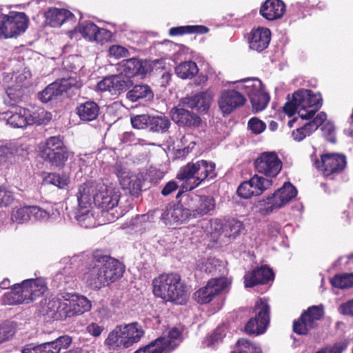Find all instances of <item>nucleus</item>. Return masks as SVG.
<instances>
[{"instance_id": "nucleus-5", "label": "nucleus", "mask_w": 353, "mask_h": 353, "mask_svg": "<svg viewBox=\"0 0 353 353\" xmlns=\"http://www.w3.org/2000/svg\"><path fill=\"white\" fill-rule=\"evenodd\" d=\"M120 197L119 190L113 186L103 183L96 184L94 203L109 221H113L121 216V212L117 210Z\"/></svg>"}, {"instance_id": "nucleus-20", "label": "nucleus", "mask_w": 353, "mask_h": 353, "mask_svg": "<svg viewBox=\"0 0 353 353\" xmlns=\"http://www.w3.org/2000/svg\"><path fill=\"white\" fill-rule=\"evenodd\" d=\"M189 209L185 203V199L181 197L177 204H170L167 206L161 214V219L169 222L183 223L193 219Z\"/></svg>"}, {"instance_id": "nucleus-13", "label": "nucleus", "mask_w": 353, "mask_h": 353, "mask_svg": "<svg viewBox=\"0 0 353 353\" xmlns=\"http://www.w3.org/2000/svg\"><path fill=\"white\" fill-rule=\"evenodd\" d=\"M72 343V338L63 335L52 341L40 344L30 343L22 350V353H59L62 349H67Z\"/></svg>"}, {"instance_id": "nucleus-61", "label": "nucleus", "mask_w": 353, "mask_h": 353, "mask_svg": "<svg viewBox=\"0 0 353 353\" xmlns=\"http://www.w3.org/2000/svg\"><path fill=\"white\" fill-rule=\"evenodd\" d=\"M265 128V123L257 118H252L248 122V128L256 134L263 132Z\"/></svg>"}, {"instance_id": "nucleus-55", "label": "nucleus", "mask_w": 353, "mask_h": 353, "mask_svg": "<svg viewBox=\"0 0 353 353\" xmlns=\"http://www.w3.org/2000/svg\"><path fill=\"white\" fill-rule=\"evenodd\" d=\"M151 121V115L139 114L131 118V123L134 128L149 129Z\"/></svg>"}, {"instance_id": "nucleus-43", "label": "nucleus", "mask_w": 353, "mask_h": 353, "mask_svg": "<svg viewBox=\"0 0 353 353\" xmlns=\"http://www.w3.org/2000/svg\"><path fill=\"white\" fill-rule=\"evenodd\" d=\"M170 121L165 115L151 116L150 130L152 132H166L170 126Z\"/></svg>"}, {"instance_id": "nucleus-35", "label": "nucleus", "mask_w": 353, "mask_h": 353, "mask_svg": "<svg viewBox=\"0 0 353 353\" xmlns=\"http://www.w3.org/2000/svg\"><path fill=\"white\" fill-rule=\"evenodd\" d=\"M3 301L5 304L8 305L28 303L27 291L23 290L21 284H15L13 285L10 292L3 295Z\"/></svg>"}, {"instance_id": "nucleus-25", "label": "nucleus", "mask_w": 353, "mask_h": 353, "mask_svg": "<svg viewBox=\"0 0 353 353\" xmlns=\"http://www.w3.org/2000/svg\"><path fill=\"white\" fill-rule=\"evenodd\" d=\"M274 273L267 266H261L244 276L245 288H252L258 284H265L273 280Z\"/></svg>"}, {"instance_id": "nucleus-54", "label": "nucleus", "mask_w": 353, "mask_h": 353, "mask_svg": "<svg viewBox=\"0 0 353 353\" xmlns=\"http://www.w3.org/2000/svg\"><path fill=\"white\" fill-rule=\"evenodd\" d=\"M78 30L83 37L94 41L97 26L92 22H83L79 24Z\"/></svg>"}, {"instance_id": "nucleus-52", "label": "nucleus", "mask_w": 353, "mask_h": 353, "mask_svg": "<svg viewBox=\"0 0 353 353\" xmlns=\"http://www.w3.org/2000/svg\"><path fill=\"white\" fill-rule=\"evenodd\" d=\"M225 335V327L223 325L219 326L216 328L212 334H210L205 339L204 344L208 347L214 345L216 343L221 341Z\"/></svg>"}, {"instance_id": "nucleus-16", "label": "nucleus", "mask_w": 353, "mask_h": 353, "mask_svg": "<svg viewBox=\"0 0 353 353\" xmlns=\"http://www.w3.org/2000/svg\"><path fill=\"white\" fill-rule=\"evenodd\" d=\"M314 165L325 176H327L341 172L346 165V159L342 154H325L321 155V161H315Z\"/></svg>"}, {"instance_id": "nucleus-45", "label": "nucleus", "mask_w": 353, "mask_h": 353, "mask_svg": "<svg viewBox=\"0 0 353 353\" xmlns=\"http://www.w3.org/2000/svg\"><path fill=\"white\" fill-rule=\"evenodd\" d=\"M74 301L73 309L76 315H80L91 309V302L83 296L72 294Z\"/></svg>"}, {"instance_id": "nucleus-58", "label": "nucleus", "mask_w": 353, "mask_h": 353, "mask_svg": "<svg viewBox=\"0 0 353 353\" xmlns=\"http://www.w3.org/2000/svg\"><path fill=\"white\" fill-rule=\"evenodd\" d=\"M66 148L59 137H51L46 140V147L41 152L55 151Z\"/></svg>"}, {"instance_id": "nucleus-49", "label": "nucleus", "mask_w": 353, "mask_h": 353, "mask_svg": "<svg viewBox=\"0 0 353 353\" xmlns=\"http://www.w3.org/2000/svg\"><path fill=\"white\" fill-rule=\"evenodd\" d=\"M330 282L335 288L341 289L352 288L353 287V273L336 275Z\"/></svg>"}, {"instance_id": "nucleus-26", "label": "nucleus", "mask_w": 353, "mask_h": 353, "mask_svg": "<svg viewBox=\"0 0 353 353\" xmlns=\"http://www.w3.org/2000/svg\"><path fill=\"white\" fill-rule=\"evenodd\" d=\"M183 327H173L167 336L156 339L158 345L162 349L163 353H168L176 348L183 341Z\"/></svg>"}, {"instance_id": "nucleus-39", "label": "nucleus", "mask_w": 353, "mask_h": 353, "mask_svg": "<svg viewBox=\"0 0 353 353\" xmlns=\"http://www.w3.org/2000/svg\"><path fill=\"white\" fill-rule=\"evenodd\" d=\"M199 72L196 63L192 61L181 63L175 68V72L181 79H192Z\"/></svg>"}, {"instance_id": "nucleus-9", "label": "nucleus", "mask_w": 353, "mask_h": 353, "mask_svg": "<svg viewBox=\"0 0 353 353\" xmlns=\"http://www.w3.org/2000/svg\"><path fill=\"white\" fill-rule=\"evenodd\" d=\"M323 315V309L312 305L304 311L301 316L293 322V331L299 335H307L316 326L317 321Z\"/></svg>"}, {"instance_id": "nucleus-34", "label": "nucleus", "mask_w": 353, "mask_h": 353, "mask_svg": "<svg viewBox=\"0 0 353 353\" xmlns=\"http://www.w3.org/2000/svg\"><path fill=\"white\" fill-rule=\"evenodd\" d=\"M96 184L88 182L79 186L76 194L79 208H88L90 205L92 198L95 194Z\"/></svg>"}, {"instance_id": "nucleus-22", "label": "nucleus", "mask_w": 353, "mask_h": 353, "mask_svg": "<svg viewBox=\"0 0 353 353\" xmlns=\"http://www.w3.org/2000/svg\"><path fill=\"white\" fill-rule=\"evenodd\" d=\"M245 101V97L234 90L222 92L219 100V106L224 114H229L237 108L242 106Z\"/></svg>"}, {"instance_id": "nucleus-12", "label": "nucleus", "mask_w": 353, "mask_h": 353, "mask_svg": "<svg viewBox=\"0 0 353 353\" xmlns=\"http://www.w3.org/2000/svg\"><path fill=\"white\" fill-rule=\"evenodd\" d=\"M254 167L259 173L274 177L281 170L282 162L276 152H265L255 160Z\"/></svg>"}, {"instance_id": "nucleus-62", "label": "nucleus", "mask_w": 353, "mask_h": 353, "mask_svg": "<svg viewBox=\"0 0 353 353\" xmlns=\"http://www.w3.org/2000/svg\"><path fill=\"white\" fill-rule=\"evenodd\" d=\"M31 207V218H34L38 221H46L49 219V213L36 205H30Z\"/></svg>"}, {"instance_id": "nucleus-27", "label": "nucleus", "mask_w": 353, "mask_h": 353, "mask_svg": "<svg viewBox=\"0 0 353 353\" xmlns=\"http://www.w3.org/2000/svg\"><path fill=\"white\" fill-rule=\"evenodd\" d=\"M77 268L69 261L54 276L53 282L57 287L71 288L74 283Z\"/></svg>"}, {"instance_id": "nucleus-36", "label": "nucleus", "mask_w": 353, "mask_h": 353, "mask_svg": "<svg viewBox=\"0 0 353 353\" xmlns=\"http://www.w3.org/2000/svg\"><path fill=\"white\" fill-rule=\"evenodd\" d=\"M77 114L81 121H92L97 118L99 114V106L94 101H88L81 103L77 108Z\"/></svg>"}, {"instance_id": "nucleus-31", "label": "nucleus", "mask_w": 353, "mask_h": 353, "mask_svg": "<svg viewBox=\"0 0 353 353\" xmlns=\"http://www.w3.org/2000/svg\"><path fill=\"white\" fill-rule=\"evenodd\" d=\"M46 22L52 27H59L65 21L74 17L68 10L50 8L45 14Z\"/></svg>"}, {"instance_id": "nucleus-44", "label": "nucleus", "mask_w": 353, "mask_h": 353, "mask_svg": "<svg viewBox=\"0 0 353 353\" xmlns=\"http://www.w3.org/2000/svg\"><path fill=\"white\" fill-rule=\"evenodd\" d=\"M243 229V223L235 219L228 220L224 224L223 232L230 239H235L239 236Z\"/></svg>"}, {"instance_id": "nucleus-53", "label": "nucleus", "mask_w": 353, "mask_h": 353, "mask_svg": "<svg viewBox=\"0 0 353 353\" xmlns=\"http://www.w3.org/2000/svg\"><path fill=\"white\" fill-rule=\"evenodd\" d=\"M13 221L19 223L26 222L31 219L30 205L23 206L18 208L12 215Z\"/></svg>"}, {"instance_id": "nucleus-4", "label": "nucleus", "mask_w": 353, "mask_h": 353, "mask_svg": "<svg viewBox=\"0 0 353 353\" xmlns=\"http://www.w3.org/2000/svg\"><path fill=\"white\" fill-rule=\"evenodd\" d=\"M216 175L215 163L201 160L195 163H188L181 168L176 175V179L185 181L183 188L188 192L196 188L208 177L213 179Z\"/></svg>"}, {"instance_id": "nucleus-37", "label": "nucleus", "mask_w": 353, "mask_h": 353, "mask_svg": "<svg viewBox=\"0 0 353 353\" xmlns=\"http://www.w3.org/2000/svg\"><path fill=\"white\" fill-rule=\"evenodd\" d=\"M121 325H117L113 330H112L105 340V345H107L109 349L116 350L120 349L128 348L125 343V339L123 334Z\"/></svg>"}, {"instance_id": "nucleus-63", "label": "nucleus", "mask_w": 353, "mask_h": 353, "mask_svg": "<svg viewBox=\"0 0 353 353\" xmlns=\"http://www.w3.org/2000/svg\"><path fill=\"white\" fill-rule=\"evenodd\" d=\"M134 353H163V352L158 342L154 340L146 346L139 348Z\"/></svg>"}, {"instance_id": "nucleus-41", "label": "nucleus", "mask_w": 353, "mask_h": 353, "mask_svg": "<svg viewBox=\"0 0 353 353\" xmlns=\"http://www.w3.org/2000/svg\"><path fill=\"white\" fill-rule=\"evenodd\" d=\"M209 32V28L201 25L186 26L172 28L169 30V34L172 36L180 35L185 33H199L206 34Z\"/></svg>"}, {"instance_id": "nucleus-32", "label": "nucleus", "mask_w": 353, "mask_h": 353, "mask_svg": "<svg viewBox=\"0 0 353 353\" xmlns=\"http://www.w3.org/2000/svg\"><path fill=\"white\" fill-rule=\"evenodd\" d=\"M21 284L23 290L27 291V299L29 303L43 294L46 290L45 283L41 279H26Z\"/></svg>"}, {"instance_id": "nucleus-24", "label": "nucleus", "mask_w": 353, "mask_h": 353, "mask_svg": "<svg viewBox=\"0 0 353 353\" xmlns=\"http://www.w3.org/2000/svg\"><path fill=\"white\" fill-rule=\"evenodd\" d=\"M271 39V32L266 28H258L251 31L249 37L250 49L259 52L266 49Z\"/></svg>"}, {"instance_id": "nucleus-18", "label": "nucleus", "mask_w": 353, "mask_h": 353, "mask_svg": "<svg viewBox=\"0 0 353 353\" xmlns=\"http://www.w3.org/2000/svg\"><path fill=\"white\" fill-rule=\"evenodd\" d=\"M181 103L171 109L170 112L172 121L181 128H194L199 127L201 123V117L192 111L188 110Z\"/></svg>"}, {"instance_id": "nucleus-51", "label": "nucleus", "mask_w": 353, "mask_h": 353, "mask_svg": "<svg viewBox=\"0 0 353 353\" xmlns=\"http://www.w3.org/2000/svg\"><path fill=\"white\" fill-rule=\"evenodd\" d=\"M261 202H264L267 205L264 209H261V210H265L267 214L271 213L274 210L279 209L285 205V204L280 203L282 201L277 194L276 191L271 196H268L266 200H263Z\"/></svg>"}, {"instance_id": "nucleus-1", "label": "nucleus", "mask_w": 353, "mask_h": 353, "mask_svg": "<svg viewBox=\"0 0 353 353\" xmlns=\"http://www.w3.org/2000/svg\"><path fill=\"white\" fill-rule=\"evenodd\" d=\"M125 266L102 250L92 254V260L85 268L83 280L92 290H99L122 277Z\"/></svg>"}, {"instance_id": "nucleus-30", "label": "nucleus", "mask_w": 353, "mask_h": 353, "mask_svg": "<svg viewBox=\"0 0 353 353\" xmlns=\"http://www.w3.org/2000/svg\"><path fill=\"white\" fill-rule=\"evenodd\" d=\"M121 327L128 347H130L134 343H138L145 334L142 326L138 322L121 325Z\"/></svg>"}, {"instance_id": "nucleus-40", "label": "nucleus", "mask_w": 353, "mask_h": 353, "mask_svg": "<svg viewBox=\"0 0 353 353\" xmlns=\"http://www.w3.org/2000/svg\"><path fill=\"white\" fill-rule=\"evenodd\" d=\"M71 295L70 294L61 295V309L57 316L59 317V320H63L76 315L73 309L74 301Z\"/></svg>"}, {"instance_id": "nucleus-47", "label": "nucleus", "mask_w": 353, "mask_h": 353, "mask_svg": "<svg viewBox=\"0 0 353 353\" xmlns=\"http://www.w3.org/2000/svg\"><path fill=\"white\" fill-rule=\"evenodd\" d=\"M280 196L281 204H286L294 198L297 194L296 189L290 183H285L282 188L276 190Z\"/></svg>"}, {"instance_id": "nucleus-57", "label": "nucleus", "mask_w": 353, "mask_h": 353, "mask_svg": "<svg viewBox=\"0 0 353 353\" xmlns=\"http://www.w3.org/2000/svg\"><path fill=\"white\" fill-rule=\"evenodd\" d=\"M16 150L14 144L7 143L0 145V164L12 157Z\"/></svg>"}, {"instance_id": "nucleus-59", "label": "nucleus", "mask_w": 353, "mask_h": 353, "mask_svg": "<svg viewBox=\"0 0 353 353\" xmlns=\"http://www.w3.org/2000/svg\"><path fill=\"white\" fill-rule=\"evenodd\" d=\"M14 200L12 192L0 185V208L7 207L11 205Z\"/></svg>"}, {"instance_id": "nucleus-42", "label": "nucleus", "mask_w": 353, "mask_h": 353, "mask_svg": "<svg viewBox=\"0 0 353 353\" xmlns=\"http://www.w3.org/2000/svg\"><path fill=\"white\" fill-rule=\"evenodd\" d=\"M123 189L129 190L130 193L133 196H138L141 190V181L135 175L128 176L121 180L120 183Z\"/></svg>"}, {"instance_id": "nucleus-46", "label": "nucleus", "mask_w": 353, "mask_h": 353, "mask_svg": "<svg viewBox=\"0 0 353 353\" xmlns=\"http://www.w3.org/2000/svg\"><path fill=\"white\" fill-rule=\"evenodd\" d=\"M17 331V324L8 321L0 324V344L9 341Z\"/></svg>"}, {"instance_id": "nucleus-33", "label": "nucleus", "mask_w": 353, "mask_h": 353, "mask_svg": "<svg viewBox=\"0 0 353 353\" xmlns=\"http://www.w3.org/2000/svg\"><path fill=\"white\" fill-rule=\"evenodd\" d=\"M69 156L70 152L67 148H62V149L55 151L48 150V152H41V157L45 161L57 168H62L68 161Z\"/></svg>"}, {"instance_id": "nucleus-3", "label": "nucleus", "mask_w": 353, "mask_h": 353, "mask_svg": "<svg viewBox=\"0 0 353 353\" xmlns=\"http://www.w3.org/2000/svg\"><path fill=\"white\" fill-rule=\"evenodd\" d=\"M322 105V98L319 93H314L307 89L295 91L292 99L283 106V111L292 117L296 111L302 119H310Z\"/></svg>"}, {"instance_id": "nucleus-6", "label": "nucleus", "mask_w": 353, "mask_h": 353, "mask_svg": "<svg viewBox=\"0 0 353 353\" xmlns=\"http://www.w3.org/2000/svg\"><path fill=\"white\" fill-rule=\"evenodd\" d=\"M81 82L77 76L62 78L48 85L43 91L39 93V98L43 103L57 102L61 101L64 94L68 91L79 89Z\"/></svg>"}, {"instance_id": "nucleus-17", "label": "nucleus", "mask_w": 353, "mask_h": 353, "mask_svg": "<svg viewBox=\"0 0 353 353\" xmlns=\"http://www.w3.org/2000/svg\"><path fill=\"white\" fill-rule=\"evenodd\" d=\"M272 185V180L254 175L250 181L243 182L237 189L238 195L243 199L258 196Z\"/></svg>"}, {"instance_id": "nucleus-8", "label": "nucleus", "mask_w": 353, "mask_h": 353, "mask_svg": "<svg viewBox=\"0 0 353 353\" xmlns=\"http://www.w3.org/2000/svg\"><path fill=\"white\" fill-rule=\"evenodd\" d=\"M28 17L23 12H10L3 14L0 21V36L4 38L16 37L25 32Z\"/></svg>"}, {"instance_id": "nucleus-28", "label": "nucleus", "mask_w": 353, "mask_h": 353, "mask_svg": "<svg viewBox=\"0 0 353 353\" xmlns=\"http://www.w3.org/2000/svg\"><path fill=\"white\" fill-rule=\"evenodd\" d=\"M152 88L145 83H139L132 86L126 94V98L132 102H151L154 99Z\"/></svg>"}, {"instance_id": "nucleus-50", "label": "nucleus", "mask_w": 353, "mask_h": 353, "mask_svg": "<svg viewBox=\"0 0 353 353\" xmlns=\"http://www.w3.org/2000/svg\"><path fill=\"white\" fill-rule=\"evenodd\" d=\"M6 92L9 100L5 99V101L10 105L21 101L23 96V90L19 85L9 87Z\"/></svg>"}, {"instance_id": "nucleus-19", "label": "nucleus", "mask_w": 353, "mask_h": 353, "mask_svg": "<svg viewBox=\"0 0 353 353\" xmlns=\"http://www.w3.org/2000/svg\"><path fill=\"white\" fill-rule=\"evenodd\" d=\"M7 123L14 128H23L28 125L41 124V122L34 114H30L29 110L22 107H16L5 112Z\"/></svg>"}, {"instance_id": "nucleus-21", "label": "nucleus", "mask_w": 353, "mask_h": 353, "mask_svg": "<svg viewBox=\"0 0 353 353\" xmlns=\"http://www.w3.org/2000/svg\"><path fill=\"white\" fill-rule=\"evenodd\" d=\"M212 99V92L206 90L181 99V103L183 106L196 109L200 113H207Z\"/></svg>"}, {"instance_id": "nucleus-56", "label": "nucleus", "mask_w": 353, "mask_h": 353, "mask_svg": "<svg viewBox=\"0 0 353 353\" xmlns=\"http://www.w3.org/2000/svg\"><path fill=\"white\" fill-rule=\"evenodd\" d=\"M46 181L59 188H63L68 185L69 178L65 176H61L57 173H50L46 178Z\"/></svg>"}, {"instance_id": "nucleus-7", "label": "nucleus", "mask_w": 353, "mask_h": 353, "mask_svg": "<svg viewBox=\"0 0 353 353\" xmlns=\"http://www.w3.org/2000/svg\"><path fill=\"white\" fill-rule=\"evenodd\" d=\"M185 188L179 190L176 198L185 199V203L191 211L193 219L200 218L207 214H212L214 210L216 203L213 196L210 195H199L194 193H187Z\"/></svg>"}, {"instance_id": "nucleus-15", "label": "nucleus", "mask_w": 353, "mask_h": 353, "mask_svg": "<svg viewBox=\"0 0 353 353\" xmlns=\"http://www.w3.org/2000/svg\"><path fill=\"white\" fill-rule=\"evenodd\" d=\"M228 285L225 278L221 277L210 280L205 287L194 293V300L199 304L210 303L213 298L220 294Z\"/></svg>"}, {"instance_id": "nucleus-10", "label": "nucleus", "mask_w": 353, "mask_h": 353, "mask_svg": "<svg viewBox=\"0 0 353 353\" xmlns=\"http://www.w3.org/2000/svg\"><path fill=\"white\" fill-rule=\"evenodd\" d=\"M256 315L251 318L245 327V332L248 334L259 335L266 330L270 323V306L260 299L256 303Z\"/></svg>"}, {"instance_id": "nucleus-11", "label": "nucleus", "mask_w": 353, "mask_h": 353, "mask_svg": "<svg viewBox=\"0 0 353 353\" xmlns=\"http://www.w3.org/2000/svg\"><path fill=\"white\" fill-rule=\"evenodd\" d=\"M117 70L125 78L141 77L143 78L152 70V63L146 59L131 58L124 59L117 64Z\"/></svg>"}, {"instance_id": "nucleus-29", "label": "nucleus", "mask_w": 353, "mask_h": 353, "mask_svg": "<svg viewBox=\"0 0 353 353\" xmlns=\"http://www.w3.org/2000/svg\"><path fill=\"white\" fill-rule=\"evenodd\" d=\"M285 12V5L281 0H267L260 9V14L269 21L281 18Z\"/></svg>"}, {"instance_id": "nucleus-48", "label": "nucleus", "mask_w": 353, "mask_h": 353, "mask_svg": "<svg viewBox=\"0 0 353 353\" xmlns=\"http://www.w3.org/2000/svg\"><path fill=\"white\" fill-rule=\"evenodd\" d=\"M231 353H262L260 347L250 343L248 339H241L236 342L234 351Z\"/></svg>"}, {"instance_id": "nucleus-38", "label": "nucleus", "mask_w": 353, "mask_h": 353, "mask_svg": "<svg viewBox=\"0 0 353 353\" xmlns=\"http://www.w3.org/2000/svg\"><path fill=\"white\" fill-rule=\"evenodd\" d=\"M61 295L59 294L52 299H45L41 301L43 314L48 315L55 320H59V317L57 316L61 309Z\"/></svg>"}, {"instance_id": "nucleus-2", "label": "nucleus", "mask_w": 353, "mask_h": 353, "mask_svg": "<svg viewBox=\"0 0 353 353\" xmlns=\"http://www.w3.org/2000/svg\"><path fill=\"white\" fill-rule=\"evenodd\" d=\"M153 293L165 301L185 304L189 294L186 285L176 273L162 274L152 281Z\"/></svg>"}, {"instance_id": "nucleus-64", "label": "nucleus", "mask_w": 353, "mask_h": 353, "mask_svg": "<svg viewBox=\"0 0 353 353\" xmlns=\"http://www.w3.org/2000/svg\"><path fill=\"white\" fill-rule=\"evenodd\" d=\"M109 54L116 58L125 57L129 54V52L125 48L121 46L114 45L109 49Z\"/></svg>"}, {"instance_id": "nucleus-60", "label": "nucleus", "mask_w": 353, "mask_h": 353, "mask_svg": "<svg viewBox=\"0 0 353 353\" xmlns=\"http://www.w3.org/2000/svg\"><path fill=\"white\" fill-rule=\"evenodd\" d=\"M347 344L344 341H340L334 343L333 345L327 346L321 348L316 353H342L347 347Z\"/></svg>"}, {"instance_id": "nucleus-23", "label": "nucleus", "mask_w": 353, "mask_h": 353, "mask_svg": "<svg viewBox=\"0 0 353 353\" xmlns=\"http://www.w3.org/2000/svg\"><path fill=\"white\" fill-rule=\"evenodd\" d=\"M252 88L247 92L253 109L256 111L264 110L270 101L269 94L264 91L262 82L256 80L255 83L252 84Z\"/></svg>"}, {"instance_id": "nucleus-14", "label": "nucleus", "mask_w": 353, "mask_h": 353, "mask_svg": "<svg viewBox=\"0 0 353 353\" xmlns=\"http://www.w3.org/2000/svg\"><path fill=\"white\" fill-rule=\"evenodd\" d=\"M132 85L131 79L125 78L119 72L118 74L103 78L97 83V88L100 91H108L112 94L119 95L128 90Z\"/></svg>"}]
</instances>
